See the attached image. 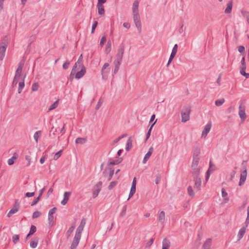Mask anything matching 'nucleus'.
Instances as JSON below:
<instances>
[{
    "mask_svg": "<svg viewBox=\"0 0 249 249\" xmlns=\"http://www.w3.org/2000/svg\"><path fill=\"white\" fill-rule=\"evenodd\" d=\"M238 51L242 54H244L245 53V47L243 46H239L238 49Z\"/></svg>",
    "mask_w": 249,
    "mask_h": 249,
    "instance_id": "54",
    "label": "nucleus"
},
{
    "mask_svg": "<svg viewBox=\"0 0 249 249\" xmlns=\"http://www.w3.org/2000/svg\"><path fill=\"white\" fill-rule=\"evenodd\" d=\"M71 195V193L68 192H66L64 193V198L61 201V204L63 205H65L69 199V196Z\"/></svg>",
    "mask_w": 249,
    "mask_h": 249,
    "instance_id": "19",
    "label": "nucleus"
},
{
    "mask_svg": "<svg viewBox=\"0 0 249 249\" xmlns=\"http://www.w3.org/2000/svg\"><path fill=\"white\" fill-rule=\"evenodd\" d=\"M192 176H193L194 179L199 178V169L198 167H192Z\"/></svg>",
    "mask_w": 249,
    "mask_h": 249,
    "instance_id": "16",
    "label": "nucleus"
},
{
    "mask_svg": "<svg viewBox=\"0 0 249 249\" xmlns=\"http://www.w3.org/2000/svg\"><path fill=\"white\" fill-rule=\"evenodd\" d=\"M221 192H222V197H225L227 196L228 193H227V192L226 191V190H225L224 188H222V189Z\"/></svg>",
    "mask_w": 249,
    "mask_h": 249,
    "instance_id": "60",
    "label": "nucleus"
},
{
    "mask_svg": "<svg viewBox=\"0 0 249 249\" xmlns=\"http://www.w3.org/2000/svg\"><path fill=\"white\" fill-rule=\"evenodd\" d=\"M246 226L242 227L240 230L238 234V240H240L242 237H243L245 232H246Z\"/></svg>",
    "mask_w": 249,
    "mask_h": 249,
    "instance_id": "25",
    "label": "nucleus"
},
{
    "mask_svg": "<svg viewBox=\"0 0 249 249\" xmlns=\"http://www.w3.org/2000/svg\"><path fill=\"white\" fill-rule=\"evenodd\" d=\"M24 80H23L22 82H19L18 84V93H20L22 89L24 87Z\"/></svg>",
    "mask_w": 249,
    "mask_h": 249,
    "instance_id": "43",
    "label": "nucleus"
},
{
    "mask_svg": "<svg viewBox=\"0 0 249 249\" xmlns=\"http://www.w3.org/2000/svg\"><path fill=\"white\" fill-rule=\"evenodd\" d=\"M121 62L122 61H119V60H114V64L115 67H114V73H117V71H118L119 67L121 63Z\"/></svg>",
    "mask_w": 249,
    "mask_h": 249,
    "instance_id": "27",
    "label": "nucleus"
},
{
    "mask_svg": "<svg viewBox=\"0 0 249 249\" xmlns=\"http://www.w3.org/2000/svg\"><path fill=\"white\" fill-rule=\"evenodd\" d=\"M154 239L151 238L146 244V247H149L153 243Z\"/></svg>",
    "mask_w": 249,
    "mask_h": 249,
    "instance_id": "64",
    "label": "nucleus"
},
{
    "mask_svg": "<svg viewBox=\"0 0 249 249\" xmlns=\"http://www.w3.org/2000/svg\"><path fill=\"white\" fill-rule=\"evenodd\" d=\"M76 63H77V64H78L79 65L83 64H82V54L80 55Z\"/></svg>",
    "mask_w": 249,
    "mask_h": 249,
    "instance_id": "63",
    "label": "nucleus"
},
{
    "mask_svg": "<svg viewBox=\"0 0 249 249\" xmlns=\"http://www.w3.org/2000/svg\"><path fill=\"white\" fill-rule=\"evenodd\" d=\"M23 64L21 63H20L18 69H17L16 72L15 74V75H16V77H20L21 73L22 72V68H23Z\"/></svg>",
    "mask_w": 249,
    "mask_h": 249,
    "instance_id": "28",
    "label": "nucleus"
},
{
    "mask_svg": "<svg viewBox=\"0 0 249 249\" xmlns=\"http://www.w3.org/2000/svg\"><path fill=\"white\" fill-rule=\"evenodd\" d=\"M239 115L242 122H243L246 118V114L245 113V108L244 107H242L241 105L239 107Z\"/></svg>",
    "mask_w": 249,
    "mask_h": 249,
    "instance_id": "11",
    "label": "nucleus"
},
{
    "mask_svg": "<svg viewBox=\"0 0 249 249\" xmlns=\"http://www.w3.org/2000/svg\"><path fill=\"white\" fill-rule=\"evenodd\" d=\"M108 66H109V64L107 63H106L104 64V66H103V67L102 68V74L103 75V78L104 77L106 73L109 72L108 69L106 70L107 68H108Z\"/></svg>",
    "mask_w": 249,
    "mask_h": 249,
    "instance_id": "29",
    "label": "nucleus"
},
{
    "mask_svg": "<svg viewBox=\"0 0 249 249\" xmlns=\"http://www.w3.org/2000/svg\"><path fill=\"white\" fill-rule=\"evenodd\" d=\"M34 195H35L34 192H32V193L27 192L25 194V196H26L27 197H32V196H34Z\"/></svg>",
    "mask_w": 249,
    "mask_h": 249,
    "instance_id": "62",
    "label": "nucleus"
},
{
    "mask_svg": "<svg viewBox=\"0 0 249 249\" xmlns=\"http://www.w3.org/2000/svg\"><path fill=\"white\" fill-rule=\"evenodd\" d=\"M36 231V227L34 225H32L30 228V231L28 233V236H31Z\"/></svg>",
    "mask_w": 249,
    "mask_h": 249,
    "instance_id": "37",
    "label": "nucleus"
},
{
    "mask_svg": "<svg viewBox=\"0 0 249 249\" xmlns=\"http://www.w3.org/2000/svg\"><path fill=\"white\" fill-rule=\"evenodd\" d=\"M19 78H20V77H16V75L15 76L13 83H12L13 86H15L17 85Z\"/></svg>",
    "mask_w": 249,
    "mask_h": 249,
    "instance_id": "53",
    "label": "nucleus"
},
{
    "mask_svg": "<svg viewBox=\"0 0 249 249\" xmlns=\"http://www.w3.org/2000/svg\"><path fill=\"white\" fill-rule=\"evenodd\" d=\"M98 7V12L99 15L101 16H103L105 15V10L103 5H97Z\"/></svg>",
    "mask_w": 249,
    "mask_h": 249,
    "instance_id": "33",
    "label": "nucleus"
},
{
    "mask_svg": "<svg viewBox=\"0 0 249 249\" xmlns=\"http://www.w3.org/2000/svg\"><path fill=\"white\" fill-rule=\"evenodd\" d=\"M191 112V107L189 106H184L181 111V121L185 123L190 119V114Z\"/></svg>",
    "mask_w": 249,
    "mask_h": 249,
    "instance_id": "2",
    "label": "nucleus"
},
{
    "mask_svg": "<svg viewBox=\"0 0 249 249\" xmlns=\"http://www.w3.org/2000/svg\"><path fill=\"white\" fill-rule=\"evenodd\" d=\"M102 186V182L99 181L94 187L92 189V197L94 198L96 197L100 191L101 190Z\"/></svg>",
    "mask_w": 249,
    "mask_h": 249,
    "instance_id": "5",
    "label": "nucleus"
},
{
    "mask_svg": "<svg viewBox=\"0 0 249 249\" xmlns=\"http://www.w3.org/2000/svg\"><path fill=\"white\" fill-rule=\"evenodd\" d=\"M70 64V63L69 61H66L63 65V68L64 70H67L68 69L69 65Z\"/></svg>",
    "mask_w": 249,
    "mask_h": 249,
    "instance_id": "55",
    "label": "nucleus"
},
{
    "mask_svg": "<svg viewBox=\"0 0 249 249\" xmlns=\"http://www.w3.org/2000/svg\"><path fill=\"white\" fill-rule=\"evenodd\" d=\"M58 105V100L56 101L53 104L51 105L49 108V110H52L56 108Z\"/></svg>",
    "mask_w": 249,
    "mask_h": 249,
    "instance_id": "40",
    "label": "nucleus"
},
{
    "mask_svg": "<svg viewBox=\"0 0 249 249\" xmlns=\"http://www.w3.org/2000/svg\"><path fill=\"white\" fill-rule=\"evenodd\" d=\"M224 102H225V99L224 98H221L219 100H216L215 101V105L217 107H219V106H221L222 105H223L224 103Z\"/></svg>",
    "mask_w": 249,
    "mask_h": 249,
    "instance_id": "36",
    "label": "nucleus"
},
{
    "mask_svg": "<svg viewBox=\"0 0 249 249\" xmlns=\"http://www.w3.org/2000/svg\"><path fill=\"white\" fill-rule=\"evenodd\" d=\"M8 45V41L7 40H4L0 45V60L1 61L3 59L5 52Z\"/></svg>",
    "mask_w": 249,
    "mask_h": 249,
    "instance_id": "3",
    "label": "nucleus"
},
{
    "mask_svg": "<svg viewBox=\"0 0 249 249\" xmlns=\"http://www.w3.org/2000/svg\"><path fill=\"white\" fill-rule=\"evenodd\" d=\"M62 150H60L58 152H57L54 155L53 157V160H57L62 155Z\"/></svg>",
    "mask_w": 249,
    "mask_h": 249,
    "instance_id": "48",
    "label": "nucleus"
},
{
    "mask_svg": "<svg viewBox=\"0 0 249 249\" xmlns=\"http://www.w3.org/2000/svg\"><path fill=\"white\" fill-rule=\"evenodd\" d=\"M103 101L101 99H100L99 100V101H98V103H97V105L96 106V107H95V109L96 110H98L100 107L101 106L102 104H103Z\"/></svg>",
    "mask_w": 249,
    "mask_h": 249,
    "instance_id": "57",
    "label": "nucleus"
},
{
    "mask_svg": "<svg viewBox=\"0 0 249 249\" xmlns=\"http://www.w3.org/2000/svg\"><path fill=\"white\" fill-rule=\"evenodd\" d=\"M41 215V213L40 212H39V211H37L33 213V216H32V218L33 219H35V218H38Z\"/></svg>",
    "mask_w": 249,
    "mask_h": 249,
    "instance_id": "47",
    "label": "nucleus"
},
{
    "mask_svg": "<svg viewBox=\"0 0 249 249\" xmlns=\"http://www.w3.org/2000/svg\"><path fill=\"white\" fill-rule=\"evenodd\" d=\"M111 50V42L110 40H108L107 42L106 47V53H110Z\"/></svg>",
    "mask_w": 249,
    "mask_h": 249,
    "instance_id": "34",
    "label": "nucleus"
},
{
    "mask_svg": "<svg viewBox=\"0 0 249 249\" xmlns=\"http://www.w3.org/2000/svg\"><path fill=\"white\" fill-rule=\"evenodd\" d=\"M136 178H133L130 191L129 194V197L127 200H129L136 192Z\"/></svg>",
    "mask_w": 249,
    "mask_h": 249,
    "instance_id": "12",
    "label": "nucleus"
},
{
    "mask_svg": "<svg viewBox=\"0 0 249 249\" xmlns=\"http://www.w3.org/2000/svg\"><path fill=\"white\" fill-rule=\"evenodd\" d=\"M125 45L124 43H122L118 49V52L116 54V58L115 60L119 61H122L123 55L124 53Z\"/></svg>",
    "mask_w": 249,
    "mask_h": 249,
    "instance_id": "6",
    "label": "nucleus"
},
{
    "mask_svg": "<svg viewBox=\"0 0 249 249\" xmlns=\"http://www.w3.org/2000/svg\"><path fill=\"white\" fill-rule=\"evenodd\" d=\"M41 131H36V132H35V133L34 135V139L35 140L36 143L38 142V139L39 136L41 135Z\"/></svg>",
    "mask_w": 249,
    "mask_h": 249,
    "instance_id": "44",
    "label": "nucleus"
},
{
    "mask_svg": "<svg viewBox=\"0 0 249 249\" xmlns=\"http://www.w3.org/2000/svg\"><path fill=\"white\" fill-rule=\"evenodd\" d=\"M211 244V239H208L204 243L202 249H210Z\"/></svg>",
    "mask_w": 249,
    "mask_h": 249,
    "instance_id": "26",
    "label": "nucleus"
},
{
    "mask_svg": "<svg viewBox=\"0 0 249 249\" xmlns=\"http://www.w3.org/2000/svg\"><path fill=\"white\" fill-rule=\"evenodd\" d=\"M126 136V134H124L119 137H118L117 138H116V139H115L113 142V144H115V143H117L120 140H121L122 138L125 137Z\"/></svg>",
    "mask_w": 249,
    "mask_h": 249,
    "instance_id": "50",
    "label": "nucleus"
},
{
    "mask_svg": "<svg viewBox=\"0 0 249 249\" xmlns=\"http://www.w3.org/2000/svg\"><path fill=\"white\" fill-rule=\"evenodd\" d=\"M40 199V196H38L31 203V206H34L35 205H36L38 201H39Z\"/></svg>",
    "mask_w": 249,
    "mask_h": 249,
    "instance_id": "58",
    "label": "nucleus"
},
{
    "mask_svg": "<svg viewBox=\"0 0 249 249\" xmlns=\"http://www.w3.org/2000/svg\"><path fill=\"white\" fill-rule=\"evenodd\" d=\"M38 84L37 83H35L32 85V90L33 91H36L38 90Z\"/></svg>",
    "mask_w": 249,
    "mask_h": 249,
    "instance_id": "52",
    "label": "nucleus"
},
{
    "mask_svg": "<svg viewBox=\"0 0 249 249\" xmlns=\"http://www.w3.org/2000/svg\"><path fill=\"white\" fill-rule=\"evenodd\" d=\"M199 160V158H193V162L192 163V167H197Z\"/></svg>",
    "mask_w": 249,
    "mask_h": 249,
    "instance_id": "32",
    "label": "nucleus"
},
{
    "mask_svg": "<svg viewBox=\"0 0 249 249\" xmlns=\"http://www.w3.org/2000/svg\"><path fill=\"white\" fill-rule=\"evenodd\" d=\"M126 206L124 205L123 207L122 212H121V213L120 214V216L121 217H124L126 214Z\"/></svg>",
    "mask_w": 249,
    "mask_h": 249,
    "instance_id": "49",
    "label": "nucleus"
},
{
    "mask_svg": "<svg viewBox=\"0 0 249 249\" xmlns=\"http://www.w3.org/2000/svg\"><path fill=\"white\" fill-rule=\"evenodd\" d=\"M74 228H75V226L72 225L69 229V230H68V231H67V233H66L68 238L70 236L71 233L73 232Z\"/></svg>",
    "mask_w": 249,
    "mask_h": 249,
    "instance_id": "38",
    "label": "nucleus"
},
{
    "mask_svg": "<svg viewBox=\"0 0 249 249\" xmlns=\"http://www.w3.org/2000/svg\"><path fill=\"white\" fill-rule=\"evenodd\" d=\"M139 2L138 0H135L133 2L132 6L133 14L139 13Z\"/></svg>",
    "mask_w": 249,
    "mask_h": 249,
    "instance_id": "20",
    "label": "nucleus"
},
{
    "mask_svg": "<svg viewBox=\"0 0 249 249\" xmlns=\"http://www.w3.org/2000/svg\"><path fill=\"white\" fill-rule=\"evenodd\" d=\"M216 170L215 166L211 160L210 161L209 168L207 171L206 175V179L208 180L209 178L210 175L212 174L214 171Z\"/></svg>",
    "mask_w": 249,
    "mask_h": 249,
    "instance_id": "10",
    "label": "nucleus"
},
{
    "mask_svg": "<svg viewBox=\"0 0 249 249\" xmlns=\"http://www.w3.org/2000/svg\"><path fill=\"white\" fill-rule=\"evenodd\" d=\"M187 192L188 195L192 197L195 196V193L193 191V188L191 186H189L187 188Z\"/></svg>",
    "mask_w": 249,
    "mask_h": 249,
    "instance_id": "35",
    "label": "nucleus"
},
{
    "mask_svg": "<svg viewBox=\"0 0 249 249\" xmlns=\"http://www.w3.org/2000/svg\"><path fill=\"white\" fill-rule=\"evenodd\" d=\"M153 147H151L149 148L147 153L145 154L143 159L142 162L143 163H145L146 161L148 160L149 159L150 156H151L153 152Z\"/></svg>",
    "mask_w": 249,
    "mask_h": 249,
    "instance_id": "14",
    "label": "nucleus"
},
{
    "mask_svg": "<svg viewBox=\"0 0 249 249\" xmlns=\"http://www.w3.org/2000/svg\"><path fill=\"white\" fill-rule=\"evenodd\" d=\"M106 41V37L105 36H103L100 40V45L101 46H103L104 44Z\"/></svg>",
    "mask_w": 249,
    "mask_h": 249,
    "instance_id": "59",
    "label": "nucleus"
},
{
    "mask_svg": "<svg viewBox=\"0 0 249 249\" xmlns=\"http://www.w3.org/2000/svg\"><path fill=\"white\" fill-rule=\"evenodd\" d=\"M114 169L113 168H109V174L107 179L108 181H110L111 179L112 176L114 175Z\"/></svg>",
    "mask_w": 249,
    "mask_h": 249,
    "instance_id": "45",
    "label": "nucleus"
},
{
    "mask_svg": "<svg viewBox=\"0 0 249 249\" xmlns=\"http://www.w3.org/2000/svg\"><path fill=\"white\" fill-rule=\"evenodd\" d=\"M132 146V141L131 138H129L127 140L125 149L126 151H129Z\"/></svg>",
    "mask_w": 249,
    "mask_h": 249,
    "instance_id": "30",
    "label": "nucleus"
},
{
    "mask_svg": "<svg viewBox=\"0 0 249 249\" xmlns=\"http://www.w3.org/2000/svg\"><path fill=\"white\" fill-rule=\"evenodd\" d=\"M79 67L81 68V71L77 72L75 74V78L78 79L82 78L86 72V68L83 64L79 65Z\"/></svg>",
    "mask_w": 249,
    "mask_h": 249,
    "instance_id": "8",
    "label": "nucleus"
},
{
    "mask_svg": "<svg viewBox=\"0 0 249 249\" xmlns=\"http://www.w3.org/2000/svg\"><path fill=\"white\" fill-rule=\"evenodd\" d=\"M200 149L198 147L196 148L193 152V158H199Z\"/></svg>",
    "mask_w": 249,
    "mask_h": 249,
    "instance_id": "31",
    "label": "nucleus"
},
{
    "mask_svg": "<svg viewBox=\"0 0 249 249\" xmlns=\"http://www.w3.org/2000/svg\"><path fill=\"white\" fill-rule=\"evenodd\" d=\"M158 221L161 224H163L165 221V213L164 211H161L159 215Z\"/></svg>",
    "mask_w": 249,
    "mask_h": 249,
    "instance_id": "22",
    "label": "nucleus"
},
{
    "mask_svg": "<svg viewBox=\"0 0 249 249\" xmlns=\"http://www.w3.org/2000/svg\"><path fill=\"white\" fill-rule=\"evenodd\" d=\"M212 127V123L211 122H209L205 126L204 129L202 132V137L205 138L208 133L210 132L211 128Z\"/></svg>",
    "mask_w": 249,
    "mask_h": 249,
    "instance_id": "13",
    "label": "nucleus"
},
{
    "mask_svg": "<svg viewBox=\"0 0 249 249\" xmlns=\"http://www.w3.org/2000/svg\"><path fill=\"white\" fill-rule=\"evenodd\" d=\"M98 25V22L97 21H95L92 26V29H91V34H93L94 33V31L97 27V26Z\"/></svg>",
    "mask_w": 249,
    "mask_h": 249,
    "instance_id": "51",
    "label": "nucleus"
},
{
    "mask_svg": "<svg viewBox=\"0 0 249 249\" xmlns=\"http://www.w3.org/2000/svg\"><path fill=\"white\" fill-rule=\"evenodd\" d=\"M20 207V204L18 199L15 200V204L14 207L7 214L8 217H10L13 214L16 213L19 210Z\"/></svg>",
    "mask_w": 249,
    "mask_h": 249,
    "instance_id": "7",
    "label": "nucleus"
},
{
    "mask_svg": "<svg viewBox=\"0 0 249 249\" xmlns=\"http://www.w3.org/2000/svg\"><path fill=\"white\" fill-rule=\"evenodd\" d=\"M86 223V219L83 218L80 222V225L76 229V233L73 238L72 243L71 246V249H75L80 240L81 237V233L84 229V227Z\"/></svg>",
    "mask_w": 249,
    "mask_h": 249,
    "instance_id": "1",
    "label": "nucleus"
},
{
    "mask_svg": "<svg viewBox=\"0 0 249 249\" xmlns=\"http://www.w3.org/2000/svg\"><path fill=\"white\" fill-rule=\"evenodd\" d=\"M49 224L50 226H53L54 223L53 216L48 214Z\"/></svg>",
    "mask_w": 249,
    "mask_h": 249,
    "instance_id": "42",
    "label": "nucleus"
},
{
    "mask_svg": "<svg viewBox=\"0 0 249 249\" xmlns=\"http://www.w3.org/2000/svg\"><path fill=\"white\" fill-rule=\"evenodd\" d=\"M178 44H176L174 45V46L172 49L171 54L170 56L168 63L167 64V67L169 65L170 63L172 62V61L175 57V55H176V53H177V51H178Z\"/></svg>",
    "mask_w": 249,
    "mask_h": 249,
    "instance_id": "9",
    "label": "nucleus"
},
{
    "mask_svg": "<svg viewBox=\"0 0 249 249\" xmlns=\"http://www.w3.org/2000/svg\"><path fill=\"white\" fill-rule=\"evenodd\" d=\"M86 141V139L83 138H78L75 140V142L78 144H83Z\"/></svg>",
    "mask_w": 249,
    "mask_h": 249,
    "instance_id": "39",
    "label": "nucleus"
},
{
    "mask_svg": "<svg viewBox=\"0 0 249 249\" xmlns=\"http://www.w3.org/2000/svg\"><path fill=\"white\" fill-rule=\"evenodd\" d=\"M232 1L231 0L228 2L227 5V7L225 10V14H230L231 12L232 8Z\"/></svg>",
    "mask_w": 249,
    "mask_h": 249,
    "instance_id": "23",
    "label": "nucleus"
},
{
    "mask_svg": "<svg viewBox=\"0 0 249 249\" xmlns=\"http://www.w3.org/2000/svg\"><path fill=\"white\" fill-rule=\"evenodd\" d=\"M247 174V173L246 170H245L244 171H243L241 174L240 181L239 182V186L242 185L245 183V180L246 179Z\"/></svg>",
    "mask_w": 249,
    "mask_h": 249,
    "instance_id": "15",
    "label": "nucleus"
},
{
    "mask_svg": "<svg viewBox=\"0 0 249 249\" xmlns=\"http://www.w3.org/2000/svg\"><path fill=\"white\" fill-rule=\"evenodd\" d=\"M118 182L117 181H113L110 183V184L108 186V190H112L115 186L117 184Z\"/></svg>",
    "mask_w": 249,
    "mask_h": 249,
    "instance_id": "41",
    "label": "nucleus"
},
{
    "mask_svg": "<svg viewBox=\"0 0 249 249\" xmlns=\"http://www.w3.org/2000/svg\"><path fill=\"white\" fill-rule=\"evenodd\" d=\"M56 210L57 208L56 207H53L49 211L48 214L53 215V214L56 212Z\"/></svg>",
    "mask_w": 249,
    "mask_h": 249,
    "instance_id": "56",
    "label": "nucleus"
},
{
    "mask_svg": "<svg viewBox=\"0 0 249 249\" xmlns=\"http://www.w3.org/2000/svg\"><path fill=\"white\" fill-rule=\"evenodd\" d=\"M133 20L139 33L142 31V25L139 13L133 14Z\"/></svg>",
    "mask_w": 249,
    "mask_h": 249,
    "instance_id": "4",
    "label": "nucleus"
},
{
    "mask_svg": "<svg viewBox=\"0 0 249 249\" xmlns=\"http://www.w3.org/2000/svg\"><path fill=\"white\" fill-rule=\"evenodd\" d=\"M39 239L38 237L34 238L30 242V246L32 248H36L38 244Z\"/></svg>",
    "mask_w": 249,
    "mask_h": 249,
    "instance_id": "24",
    "label": "nucleus"
},
{
    "mask_svg": "<svg viewBox=\"0 0 249 249\" xmlns=\"http://www.w3.org/2000/svg\"><path fill=\"white\" fill-rule=\"evenodd\" d=\"M19 236L18 234H15L12 237V241L14 244L17 243L19 241Z\"/></svg>",
    "mask_w": 249,
    "mask_h": 249,
    "instance_id": "46",
    "label": "nucleus"
},
{
    "mask_svg": "<svg viewBox=\"0 0 249 249\" xmlns=\"http://www.w3.org/2000/svg\"><path fill=\"white\" fill-rule=\"evenodd\" d=\"M194 180L195 181V185L194 188L195 189L199 190L200 189V187L201 185V179L200 178H196L195 179H194Z\"/></svg>",
    "mask_w": 249,
    "mask_h": 249,
    "instance_id": "18",
    "label": "nucleus"
},
{
    "mask_svg": "<svg viewBox=\"0 0 249 249\" xmlns=\"http://www.w3.org/2000/svg\"><path fill=\"white\" fill-rule=\"evenodd\" d=\"M122 158H119L116 160H112L111 159H109L107 162V165H117L120 163L122 161Z\"/></svg>",
    "mask_w": 249,
    "mask_h": 249,
    "instance_id": "17",
    "label": "nucleus"
},
{
    "mask_svg": "<svg viewBox=\"0 0 249 249\" xmlns=\"http://www.w3.org/2000/svg\"><path fill=\"white\" fill-rule=\"evenodd\" d=\"M160 179H161L160 176L159 174H158L157 176L156 180H155V183L156 184H158L159 183L160 181Z\"/></svg>",
    "mask_w": 249,
    "mask_h": 249,
    "instance_id": "61",
    "label": "nucleus"
},
{
    "mask_svg": "<svg viewBox=\"0 0 249 249\" xmlns=\"http://www.w3.org/2000/svg\"><path fill=\"white\" fill-rule=\"evenodd\" d=\"M170 247V241L167 238H164L162 241V249H169Z\"/></svg>",
    "mask_w": 249,
    "mask_h": 249,
    "instance_id": "21",
    "label": "nucleus"
}]
</instances>
